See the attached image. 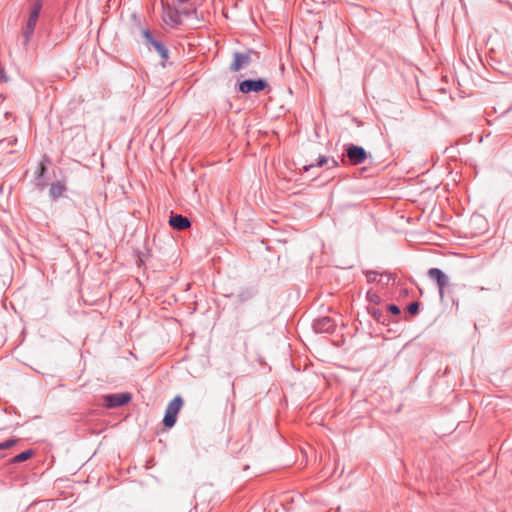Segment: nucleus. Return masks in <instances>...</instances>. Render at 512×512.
<instances>
[{"mask_svg": "<svg viewBox=\"0 0 512 512\" xmlns=\"http://www.w3.org/2000/svg\"><path fill=\"white\" fill-rule=\"evenodd\" d=\"M259 59L258 52L254 50H247L244 52H234L233 60L230 63L229 69L231 72H239L249 67L254 61Z\"/></svg>", "mask_w": 512, "mask_h": 512, "instance_id": "1", "label": "nucleus"}, {"mask_svg": "<svg viewBox=\"0 0 512 512\" xmlns=\"http://www.w3.org/2000/svg\"><path fill=\"white\" fill-rule=\"evenodd\" d=\"M346 159L350 165H360L367 159V152L361 146L354 144L346 145L345 154L342 158V163H346Z\"/></svg>", "mask_w": 512, "mask_h": 512, "instance_id": "2", "label": "nucleus"}, {"mask_svg": "<svg viewBox=\"0 0 512 512\" xmlns=\"http://www.w3.org/2000/svg\"><path fill=\"white\" fill-rule=\"evenodd\" d=\"M41 9H42V2H41V0H37L32 6L27 24L22 33L24 45L28 44L31 35L34 33V29H35V26L39 19Z\"/></svg>", "mask_w": 512, "mask_h": 512, "instance_id": "3", "label": "nucleus"}, {"mask_svg": "<svg viewBox=\"0 0 512 512\" xmlns=\"http://www.w3.org/2000/svg\"><path fill=\"white\" fill-rule=\"evenodd\" d=\"M182 405L183 400L180 396H176L172 401L169 402L163 418V424L165 427L171 428L175 425L177 414L181 410Z\"/></svg>", "mask_w": 512, "mask_h": 512, "instance_id": "4", "label": "nucleus"}, {"mask_svg": "<svg viewBox=\"0 0 512 512\" xmlns=\"http://www.w3.org/2000/svg\"><path fill=\"white\" fill-rule=\"evenodd\" d=\"M269 85L266 80L262 78L258 79H247L238 84V89L243 94H249L251 92H261L268 88Z\"/></svg>", "mask_w": 512, "mask_h": 512, "instance_id": "5", "label": "nucleus"}, {"mask_svg": "<svg viewBox=\"0 0 512 512\" xmlns=\"http://www.w3.org/2000/svg\"><path fill=\"white\" fill-rule=\"evenodd\" d=\"M427 274L431 280L436 282L439 290V297L443 300L445 288L449 285L448 276L439 268H430Z\"/></svg>", "mask_w": 512, "mask_h": 512, "instance_id": "6", "label": "nucleus"}, {"mask_svg": "<svg viewBox=\"0 0 512 512\" xmlns=\"http://www.w3.org/2000/svg\"><path fill=\"white\" fill-rule=\"evenodd\" d=\"M131 400L129 393L108 394L104 397L108 408H116L127 404Z\"/></svg>", "mask_w": 512, "mask_h": 512, "instance_id": "7", "label": "nucleus"}, {"mask_svg": "<svg viewBox=\"0 0 512 512\" xmlns=\"http://www.w3.org/2000/svg\"><path fill=\"white\" fill-rule=\"evenodd\" d=\"M182 20L196 13V8L189 0H178L174 5Z\"/></svg>", "mask_w": 512, "mask_h": 512, "instance_id": "8", "label": "nucleus"}, {"mask_svg": "<svg viewBox=\"0 0 512 512\" xmlns=\"http://www.w3.org/2000/svg\"><path fill=\"white\" fill-rule=\"evenodd\" d=\"M313 327L316 332L330 333L334 331L335 323L330 317H322L314 321Z\"/></svg>", "mask_w": 512, "mask_h": 512, "instance_id": "9", "label": "nucleus"}, {"mask_svg": "<svg viewBox=\"0 0 512 512\" xmlns=\"http://www.w3.org/2000/svg\"><path fill=\"white\" fill-rule=\"evenodd\" d=\"M164 21L172 26H176L181 24L182 18L180 17L179 13L177 12L175 6H164V13H163Z\"/></svg>", "mask_w": 512, "mask_h": 512, "instance_id": "10", "label": "nucleus"}, {"mask_svg": "<svg viewBox=\"0 0 512 512\" xmlns=\"http://www.w3.org/2000/svg\"><path fill=\"white\" fill-rule=\"evenodd\" d=\"M169 224L173 229L182 231L189 228L191 222L187 217L182 216L181 214H172L169 219Z\"/></svg>", "mask_w": 512, "mask_h": 512, "instance_id": "11", "label": "nucleus"}, {"mask_svg": "<svg viewBox=\"0 0 512 512\" xmlns=\"http://www.w3.org/2000/svg\"><path fill=\"white\" fill-rule=\"evenodd\" d=\"M132 19L134 20L135 24L137 25V27L139 29V33L142 36V38L144 39L145 44L148 46H152V44L157 40L154 37L153 33L148 28H143L141 26V20L136 14L132 15Z\"/></svg>", "mask_w": 512, "mask_h": 512, "instance_id": "12", "label": "nucleus"}, {"mask_svg": "<svg viewBox=\"0 0 512 512\" xmlns=\"http://www.w3.org/2000/svg\"><path fill=\"white\" fill-rule=\"evenodd\" d=\"M66 187L62 182L52 183L49 189V195L52 199L56 200L63 195Z\"/></svg>", "mask_w": 512, "mask_h": 512, "instance_id": "13", "label": "nucleus"}, {"mask_svg": "<svg viewBox=\"0 0 512 512\" xmlns=\"http://www.w3.org/2000/svg\"><path fill=\"white\" fill-rule=\"evenodd\" d=\"M152 47L157 51L163 61H166L169 58V51L161 41L156 40L152 44Z\"/></svg>", "mask_w": 512, "mask_h": 512, "instance_id": "14", "label": "nucleus"}, {"mask_svg": "<svg viewBox=\"0 0 512 512\" xmlns=\"http://www.w3.org/2000/svg\"><path fill=\"white\" fill-rule=\"evenodd\" d=\"M34 455V451L29 449V450H26L16 456H14L10 462L11 463H21V462H24L28 459H30L32 456Z\"/></svg>", "mask_w": 512, "mask_h": 512, "instance_id": "15", "label": "nucleus"}, {"mask_svg": "<svg viewBox=\"0 0 512 512\" xmlns=\"http://www.w3.org/2000/svg\"><path fill=\"white\" fill-rule=\"evenodd\" d=\"M328 163H330L329 168H335V167H337L339 165L338 161L333 159V158L330 159L329 157L323 156V155L319 156L318 162H317V166L318 167H322V166H324L325 164H328Z\"/></svg>", "mask_w": 512, "mask_h": 512, "instance_id": "16", "label": "nucleus"}, {"mask_svg": "<svg viewBox=\"0 0 512 512\" xmlns=\"http://www.w3.org/2000/svg\"><path fill=\"white\" fill-rule=\"evenodd\" d=\"M419 302L413 301L407 306V311L411 315H416L419 312Z\"/></svg>", "mask_w": 512, "mask_h": 512, "instance_id": "17", "label": "nucleus"}, {"mask_svg": "<svg viewBox=\"0 0 512 512\" xmlns=\"http://www.w3.org/2000/svg\"><path fill=\"white\" fill-rule=\"evenodd\" d=\"M18 442L17 439H8L0 443V450H5L13 447Z\"/></svg>", "mask_w": 512, "mask_h": 512, "instance_id": "18", "label": "nucleus"}, {"mask_svg": "<svg viewBox=\"0 0 512 512\" xmlns=\"http://www.w3.org/2000/svg\"><path fill=\"white\" fill-rule=\"evenodd\" d=\"M371 314L373 316V318L378 321V322H381V323H384L385 322V317L382 313V311H380L379 309H373L371 311Z\"/></svg>", "mask_w": 512, "mask_h": 512, "instance_id": "19", "label": "nucleus"}, {"mask_svg": "<svg viewBox=\"0 0 512 512\" xmlns=\"http://www.w3.org/2000/svg\"><path fill=\"white\" fill-rule=\"evenodd\" d=\"M241 302L247 301L252 297V293L250 291H243L238 295Z\"/></svg>", "mask_w": 512, "mask_h": 512, "instance_id": "20", "label": "nucleus"}, {"mask_svg": "<svg viewBox=\"0 0 512 512\" xmlns=\"http://www.w3.org/2000/svg\"><path fill=\"white\" fill-rule=\"evenodd\" d=\"M388 310L394 315H399L401 312L400 308L395 304L388 305Z\"/></svg>", "mask_w": 512, "mask_h": 512, "instance_id": "21", "label": "nucleus"}, {"mask_svg": "<svg viewBox=\"0 0 512 512\" xmlns=\"http://www.w3.org/2000/svg\"><path fill=\"white\" fill-rule=\"evenodd\" d=\"M314 166H315V165H313V164L306 165V166H304V168H303V169H304V171H309V170H310L311 168H313Z\"/></svg>", "mask_w": 512, "mask_h": 512, "instance_id": "22", "label": "nucleus"}]
</instances>
